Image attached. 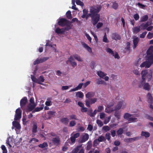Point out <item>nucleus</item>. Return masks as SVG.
I'll use <instances>...</instances> for the list:
<instances>
[{"instance_id":"nucleus-1","label":"nucleus","mask_w":153,"mask_h":153,"mask_svg":"<svg viewBox=\"0 0 153 153\" xmlns=\"http://www.w3.org/2000/svg\"><path fill=\"white\" fill-rule=\"evenodd\" d=\"M102 8L101 6L97 7H91L90 10V13H88L86 16V19L89 17L91 18L92 23L94 25H95L100 19V15L98 14Z\"/></svg>"},{"instance_id":"nucleus-2","label":"nucleus","mask_w":153,"mask_h":153,"mask_svg":"<svg viewBox=\"0 0 153 153\" xmlns=\"http://www.w3.org/2000/svg\"><path fill=\"white\" fill-rule=\"evenodd\" d=\"M141 74L142 75V80L140 82L139 87H143V88L145 90L149 91L150 89V85L148 83H144L146 78L148 79V81L151 79L152 77V71L150 70H145L142 71Z\"/></svg>"},{"instance_id":"nucleus-3","label":"nucleus","mask_w":153,"mask_h":153,"mask_svg":"<svg viewBox=\"0 0 153 153\" xmlns=\"http://www.w3.org/2000/svg\"><path fill=\"white\" fill-rule=\"evenodd\" d=\"M133 114L128 113H125L124 115V118L127 120L129 123L135 122L137 121V118L136 117H133Z\"/></svg>"},{"instance_id":"nucleus-4","label":"nucleus","mask_w":153,"mask_h":153,"mask_svg":"<svg viewBox=\"0 0 153 153\" xmlns=\"http://www.w3.org/2000/svg\"><path fill=\"white\" fill-rule=\"evenodd\" d=\"M57 24L59 25L62 27L65 26L67 27L68 25L71 26L70 21L66 19L63 18L59 19H58Z\"/></svg>"},{"instance_id":"nucleus-5","label":"nucleus","mask_w":153,"mask_h":153,"mask_svg":"<svg viewBox=\"0 0 153 153\" xmlns=\"http://www.w3.org/2000/svg\"><path fill=\"white\" fill-rule=\"evenodd\" d=\"M22 117V111L20 108L17 109L16 111L14 120H19Z\"/></svg>"},{"instance_id":"nucleus-6","label":"nucleus","mask_w":153,"mask_h":153,"mask_svg":"<svg viewBox=\"0 0 153 153\" xmlns=\"http://www.w3.org/2000/svg\"><path fill=\"white\" fill-rule=\"evenodd\" d=\"M97 99L95 98L86 100H85V105L87 107H91L90 105L94 103L97 102Z\"/></svg>"},{"instance_id":"nucleus-7","label":"nucleus","mask_w":153,"mask_h":153,"mask_svg":"<svg viewBox=\"0 0 153 153\" xmlns=\"http://www.w3.org/2000/svg\"><path fill=\"white\" fill-rule=\"evenodd\" d=\"M126 106V103L123 101L119 102L117 105L115 106L114 110L115 111H117L119 110L121 107L124 108Z\"/></svg>"},{"instance_id":"nucleus-8","label":"nucleus","mask_w":153,"mask_h":153,"mask_svg":"<svg viewBox=\"0 0 153 153\" xmlns=\"http://www.w3.org/2000/svg\"><path fill=\"white\" fill-rule=\"evenodd\" d=\"M49 59V57H44L41 58L40 59H37L36 60L33 62V64L34 65H35L36 64L44 62Z\"/></svg>"},{"instance_id":"nucleus-9","label":"nucleus","mask_w":153,"mask_h":153,"mask_svg":"<svg viewBox=\"0 0 153 153\" xmlns=\"http://www.w3.org/2000/svg\"><path fill=\"white\" fill-rule=\"evenodd\" d=\"M52 142L53 144L56 146H58L61 143L60 139L59 137L53 138L52 139Z\"/></svg>"},{"instance_id":"nucleus-10","label":"nucleus","mask_w":153,"mask_h":153,"mask_svg":"<svg viewBox=\"0 0 153 153\" xmlns=\"http://www.w3.org/2000/svg\"><path fill=\"white\" fill-rule=\"evenodd\" d=\"M114 105V104L112 103L111 104H110L107 105V107L105 109V111L106 112L108 113H110L113 111H114V109L113 108H111Z\"/></svg>"},{"instance_id":"nucleus-11","label":"nucleus","mask_w":153,"mask_h":153,"mask_svg":"<svg viewBox=\"0 0 153 153\" xmlns=\"http://www.w3.org/2000/svg\"><path fill=\"white\" fill-rule=\"evenodd\" d=\"M27 98L26 97H24L20 100V105L22 108L25 106L27 102Z\"/></svg>"},{"instance_id":"nucleus-12","label":"nucleus","mask_w":153,"mask_h":153,"mask_svg":"<svg viewBox=\"0 0 153 153\" xmlns=\"http://www.w3.org/2000/svg\"><path fill=\"white\" fill-rule=\"evenodd\" d=\"M152 65L149 62H148L147 60L143 62L140 65L141 68L145 67L146 68H149Z\"/></svg>"},{"instance_id":"nucleus-13","label":"nucleus","mask_w":153,"mask_h":153,"mask_svg":"<svg viewBox=\"0 0 153 153\" xmlns=\"http://www.w3.org/2000/svg\"><path fill=\"white\" fill-rule=\"evenodd\" d=\"M89 138V135L87 133H85V134L83 135L81 139V142L83 143L87 140Z\"/></svg>"},{"instance_id":"nucleus-14","label":"nucleus","mask_w":153,"mask_h":153,"mask_svg":"<svg viewBox=\"0 0 153 153\" xmlns=\"http://www.w3.org/2000/svg\"><path fill=\"white\" fill-rule=\"evenodd\" d=\"M112 38L116 40H120L121 39L120 35L116 33H113L112 34Z\"/></svg>"},{"instance_id":"nucleus-15","label":"nucleus","mask_w":153,"mask_h":153,"mask_svg":"<svg viewBox=\"0 0 153 153\" xmlns=\"http://www.w3.org/2000/svg\"><path fill=\"white\" fill-rule=\"evenodd\" d=\"M36 106V104H30L27 106V111H32Z\"/></svg>"},{"instance_id":"nucleus-16","label":"nucleus","mask_w":153,"mask_h":153,"mask_svg":"<svg viewBox=\"0 0 153 153\" xmlns=\"http://www.w3.org/2000/svg\"><path fill=\"white\" fill-rule=\"evenodd\" d=\"M83 83H79V85L76 87L75 88L72 89L71 90L69 91V92H71L72 91H77L79 90L80 89L83 85Z\"/></svg>"},{"instance_id":"nucleus-17","label":"nucleus","mask_w":153,"mask_h":153,"mask_svg":"<svg viewBox=\"0 0 153 153\" xmlns=\"http://www.w3.org/2000/svg\"><path fill=\"white\" fill-rule=\"evenodd\" d=\"M146 60L152 65L153 64V55H146Z\"/></svg>"},{"instance_id":"nucleus-18","label":"nucleus","mask_w":153,"mask_h":153,"mask_svg":"<svg viewBox=\"0 0 153 153\" xmlns=\"http://www.w3.org/2000/svg\"><path fill=\"white\" fill-rule=\"evenodd\" d=\"M38 146L39 147L42 148L45 150L47 149L48 145L47 142H44L42 144H39Z\"/></svg>"},{"instance_id":"nucleus-19","label":"nucleus","mask_w":153,"mask_h":153,"mask_svg":"<svg viewBox=\"0 0 153 153\" xmlns=\"http://www.w3.org/2000/svg\"><path fill=\"white\" fill-rule=\"evenodd\" d=\"M147 98L148 102L150 104H152L153 103V99L151 94L149 93L147 95Z\"/></svg>"},{"instance_id":"nucleus-20","label":"nucleus","mask_w":153,"mask_h":153,"mask_svg":"<svg viewBox=\"0 0 153 153\" xmlns=\"http://www.w3.org/2000/svg\"><path fill=\"white\" fill-rule=\"evenodd\" d=\"M95 93L93 92H90L87 93L85 94V97L87 98H88V99H91L95 95Z\"/></svg>"},{"instance_id":"nucleus-21","label":"nucleus","mask_w":153,"mask_h":153,"mask_svg":"<svg viewBox=\"0 0 153 153\" xmlns=\"http://www.w3.org/2000/svg\"><path fill=\"white\" fill-rule=\"evenodd\" d=\"M149 25V23L148 22H147L145 24L144 23L141 24L140 25L139 27L141 29L144 30L146 29Z\"/></svg>"},{"instance_id":"nucleus-22","label":"nucleus","mask_w":153,"mask_h":153,"mask_svg":"<svg viewBox=\"0 0 153 153\" xmlns=\"http://www.w3.org/2000/svg\"><path fill=\"white\" fill-rule=\"evenodd\" d=\"M139 41V39L137 37H136L135 38H134L133 39V44H134V46L133 47V49H134L136 48Z\"/></svg>"},{"instance_id":"nucleus-23","label":"nucleus","mask_w":153,"mask_h":153,"mask_svg":"<svg viewBox=\"0 0 153 153\" xmlns=\"http://www.w3.org/2000/svg\"><path fill=\"white\" fill-rule=\"evenodd\" d=\"M153 55V46H151L149 47L147 51V55Z\"/></svg>"},{"instance_id":"nucleus-24","label":"nucleus","mask_w":153,"mask_h":153,"mask_svg":"<svg viewBox=\"0 0 153 153\" xmlns=\"http://www.w3.org/2000/svg\"><path fill=\"white\" fill-rule=\"evenodd\" d=\"M37 125L36 123H34L32 128V132L33 134V135L34 136L35 134L37 132Z\"/></svg>"},{"instance_id":"nucleus-25","label":"nucleus","mask_w":153,"mask_h":153,"mask_svg":"<svg viewBox=\"0 0 153 153\" xmlns=\"http://www.w3.org/2000/svg\"><path fill=\"white\" fill-rule=\"evenodd\" d=\"M13 125L14 126L16 127L17 129H19L21 128L20 124L17 122L14 121L12 123Z\"/></svg>"},{"instance_id":"nucleus-26","label":"nucleus","mask_w":153,"mask_h":153,"mask_svg":"<svg viewBox=\"0 0 153 153\" xmlns=\"http://www.w3.org/2000/svg\"><path fill=\"white\" fill-rule=\"evenodd\" d=\"M71 29V26L68 25L64 28H62L60 29L61 33L62 34L65 32V31H68Z\"/></svg>"},{"instance_id":"nucleus-27","label":"nucleus","mask_w":153,"mask_h":153,"mask_svg":"<svg viewBox=\"0 0 153 153\" xmlns=\"http://www.w3.org/2000/svg\"><path fill=\"white\" fill-rule=\"evenodd\" d=\"M61 122L65 125H67L69 121V119L67 117H64L61 119Z\"/></svg>"},{"instance_id":"nucleus-28","label":"nucleus","mask_w":153,"mask_h":153,"mask_svg":"<svg viewBox=\"0 0 153 153\" xmlns=\"http://www.w3.org/2000/svg\"><path fill=\"white\" fill-rule=\"evenodd\" d=\"M82 45L83 47L85 48L88 52L90 53L92 52L91 48L86 43H83L82 44Z\"/></svg>"},{"instance_id":"nucleus-29","label":"nucleus","mask_w":153,"mask_h":153,"mask_svg":"<svg viewBox=\"0 0 153 153\" xmlns=\"http://www.w3.org/2000/svg\"><path fill=\"white\" fill-rule=\"evenodd\" d=\"M73 57H74L75 59L77 60L79 62H82L83 60L80 57V56L78 54H74L73 55Z\"/></svg>"},{"instance_id":"nucleus-30","label":"nucleus","mask_w":153,"mask_h":153,"mask_svg":"<svg viewBox=\"0 0 153 153\" xmlns=\"http://www.w3.org/2000/svg\"><path fill=\"white\" fill-rule=\"evenodd\" d=\"M148 16L147 15L144 16L140 18V22H144L146 21L148 19Z\"/></svg>"},{"instance_id":"nucleus-31","label":"nucleus","mask_w":153,"mask_h":153,"mask_svg":"<svg viewBox=\"0 0 153 153\" xmlns=\"http://www.w3.org/2000/svg\"><path fill=\"white\" fill-rule=\"evenodd\" d=\"M141 135L142 136H144L145 137L147 138L149 137L150 134L148 132L142 131L141 132Z\"/></svg>"},{"instance_id":"nucleus-32","label":"nucleus","mask_w":153,"mask_h":153,"mask_svg":"<svg viewBox=\"0 0 153 153\" xmlns=\"http://www.w3.org/2000/svg\"><path fill=\"white\" fill-rule=\"evenodd\" d=\"M76 96L80 98H82L84 96L83 93L81 91L77 92L76 94Z\"/></svg>"},{"instance_id":"nucleus-33","label":"nucleus","mask_w":153,"mask_h":153,"mask_svg":"<svg viewBox=\"0 0 153 153\" xmlns=\"http://www.w3.org/2000/svg\"><path fill=\"white\" fill-rule=\"evenodd\" d=\"M66 16L67 18L69 19H71L72 18L70 11L68 10L66 12Z\"/></svg>"},{"instance_id":"nucleus-34","label":"nucleus","mask_w":153,"mask_h":153,"mask_svg":"<svg viewBox=\"0 0 153 153\" xmlns=\"http://www.w3.org/2000/svg\"><path fill=\"white\" fill-rule=\"evenodd\" d=\"M76 22L77 23L80 24L81 23V22L80 21H79L78 19L76 18H73L72 20L70 22V23H73L74 22Z\"/></svg>"},{"instance_id":"nucleus-35","label":"nucleus","mask_w":153,"mask_h":153,"mask_svg":"<svg viewBox=\"0 0 153 153\" xmlns=\"http://www.w3.org/2000/svg\"><path fill=\"white\" fill-rule=\"evenodd\" d=\"M123 133V130L122 128H120L117 131V133L118 135H120Z\"/></svg>"},{"instance_id":"nucleus-36","label":"nucleus","mask_w":153,"mask_h":153,"mask_svg":"<svg viewBox=\"0 0 153 153\" xmlns=\"http://www.w3.org/2000/svg\"><path fill=\"white\" fill-rule=\"evenodd\" d=\"M98 75L100 77L103 78L106 74H104L103 72L101 71H99L97 72Z\"/></svg>"},{"instance_id":"nucleus-37","label":"nucleus","mask_w":153,"mask_h":153,"mask_svg":"<svg viewBox=\"0 0 153 153\" xmlns=\"http://www.w3.org/2000/svg\"><path fill=\"white\" fill-rule=\"evenodd\" d=\"M69 117H70V120H78V119L77 118V117L76 116L75 114H71L69 116Z\"/></svg>"},{"instance_id":"nucleus-38","label":"nucleus","mask_w":153,"mask_h":153,"mask_svg":"<svg viewBox=\"0 0 153 153\" xmlns=\"http://www.w3.org/2000/svg\"><path fill=\"white\" fill-rule=\"evenodd\" d=\"M105 83V82L101 79H98L97 80V83L98 85L103 84Z\"/></svg>"},{"instance_id":"nucleus-39","label":"nucleus","mask_w":153,"mask_h":153,"mask_svg":"<svg viewBox=\"0 0 153 153\" xmlns=\"http://www.w3.org/2000/svg\"><path fill=\"white\" fill-rule=\"evenodd\" d=\"M115 112L114 113V116L118 120L120 119V113L117 111H115Z\"/></svg>"},{"instance_id":"nucleus-40","label":"nucleus","mask_w":153,"mask_h":153,"mask_svg":"<svg viewBox=\"0 0 153 153\" xmlns=\"http://www.w3.org/2000/svg\"><path fill=\"white\" fill-rule=\"evenodd\" d=\"M99 142H102L106 140L105 139L104 136H100L99 137L98 139H97Z\"/></svg>"},{"instance_id":"nucleus-41","label":"nucleus","mask_w":153,"mask_h":153,"mask_svg":"<svg viewBox=\"0 0 153 153\" xmlns=\"http://www.w3.org/2000/svg\"><path fill=\"white\" fill-rule=\"evenodd\" d=\"M80 147L79 146H77L76 148L72 151L71 153H77L79 151Z\"/></svg>"},{"instance_id":"nucleus-42","label":"nucleus","mask_w":153,"mask_h":153,"mask_svg":"<svg viewBox=\"0 0 153 153\" xmlns=\"http://www.w3.org/2000/svg\"><path fill=\"white\" fill-rule=\"evenodd\" d=\"M49 98L47 99V101L45 102V104L47 106H51L52 104V102L49 100Z\"/></svg>"},{"instance_id":"nucleus-43","label":"nucleus","mask_w":153,"mask_h":153,"mask_svg":"<svg viewBox=\"0 0 153 153\" xmlns=\"http://www.w3.org/2000/svg\"><path fill=\"white\" fill-rule=\"evenodd\" d=\"M140 28L139 27H135L133 29V32L134 33H138L140 31Z\"/></svg>"},{"instance_id":"nucleus-44","label":"nucleus","mask_w":153,"mask_h":153,"mask_svg":"<svg viewBox=\"0 0 153 153\" xmlns=\"http://www.w3.org/2000/svg\"><path fill=\"white\" fill-rule=\"evenodd\" d=\"M106 51L108 53L111 54L112 55L114 56V52L111 48H107L106 49Z\"/></svg>"},{"instance_id":"nucleus-45","label":"nucleus","mask_w":153,"mask_h":153,"mask_svg":"<svg viewBox=\"0 0 153 153\" xmlns=\"http://www.w3.org/2000/svg\"><path fill=\"white\" fill-rule=\"evenodd\" d=\"M39 140L37 139H36L35 138H32L31 140H30L29 142L30 143H34L35 142H39Z\"/></svg>"},{"instance_id":"nucleus-46","label":"nucleus","mask_w":153,"mask_h":153,"mask_svg":"<svg viewBox=\"0 0 153 153\" xmlns=\"http://www.w3.org/2000/svg\"><path fill=\"white\" fill-rule=\"evenodd\" d=\"M76 124V123L75 121L74 120H72L70 121L69 123V126L71 127H73Z\"/></svg>"},{"instance_id":"nucleus-47","label":"nucleus","mask_w":153,"mask_h":153,"mask_svg":"<svg viewBox=\"0 0 153 153\" xmlns=\"http://www.w3.org/2000/svg\"><path fill=\"white\" fill-rule=\"evenodd\" d=\"M102 129L106 131H109L110 130V128L108 126H105L102 127Z\"/></svg>"},{"instance_id":"nucleus-48","label":"nucleus","mask_w":153,"mask_h":153,"mask_svg":"<svg viewBox=\"0 0 153 153\" xmlns=\"http://www.w3.org/2000/svg\"><path fill=\"white\" fill-rule=\"evenodd\" d=\"M1 148L2 150H3V153H7V150L6 148L4 145H2L1 146Z\"/></svg>"},{"instance_id":"nucleus-49","label":"nucleus","mask_w":153,"mask_h":153,"mask_svg":"<svg viewBox=\"0 0 153 153\" xmlns=\"http://www.w3.org/2000/svg\"><path fill=\"white\" fill-rule=\"evenodd\" d=\"M76 4L78 5H79L82 6L84 5V4L83 2L79 0H76Z\"/></svg>"},{"instance_id":"nucleus-50","label":"nucleus","mask_w":153,"mask_h":153,"mask_svg":"<svg viewBox=\"0 0 153 153\" xmlns=\"http://www.w3.org/2000/svg\"><path fill=\"white\" fill-rule=\"evenodd\" d=\"M55 111H49L47 112L48 115L51 116H55Z\"/></svg>"},{"instance_id":"nucleus-51","label":"nucleus","mask_w":153,"mask_h":153,"mask_svg":"<svg viewBox=\"0 0 153 153\" xmlns=\"http://www.w3.org/2000/svg\"><path fill=\"white\" fill-rule=\"evenodd\" d=\"M103 42L105 43H108V42L105 33V35L103 37Z\"/></svg>"},{"instance_id":"nucleus-52","label":"nucleus","mask_w":153,"mask_h":153,"mask_svg":"<svg viewBox=\"0 0 153 153\" xmlns=\"http://www.w3.org/2000/svg\"><path fill=\"white\" fill-rule=\"evenodd\" d=\"M110 134L109 133H107L105 134V138L108 141H109L111 139Z\"/></svg>"},{"instance_id":"nucleus-53","label":"nucleus","mask_w":153,"mask_h":153,"mask_svg":"<svg viewBox=\"0 0 153 153\" xmlns=\"http://www.w3.org/2000/svg\"><path fill=\"white\" fill-rule=\"evenodd\" d=\"M97 123L100 127H101L103 125L102 122L99 120H97Z\"/></svg>"},{"instance_id":"nucleus-54","label":"nucleus","mask_w":153,"mask_h":153,"mask_svg":"<svg viewBox=\"0 0 153 153\" xmlns=\"http://www.w3.org/2000/svg\"><path fill=\"white\" fill-rule=\"evenodd\" d=\"M88 114L91 117H94V115L93 114L92 110L90 109L88 112Z\"/></svg>"},{"instance_id":"nucleus-55","label":"nucleus","mask_w":153,"mask_h":153,"mask_svg":"<svg viewBox=\"0 0 153 153\" xmlns=\"http://www.w3.org/2000/svg\"><path fill=\"white\" fill-rule=\"evenodd\" d=\"M99 141L97 139L95 140L93 142V146H95L98 145L99 143Z\"/></svg>"},{"instance_id":"nucleus-56","label":"nucleus","mask_w":153,"mask_h":153,"mask_svg":"<svg viewBox=\"0 0 153 153\" xmlns=\"http://www.w3.org/2000/svg\"><path fill=\"white\" fill-rule=\"evenodd\" d=\"M153 37V33L149 32L147 36V37L149 39H151Z\"/></svg>"},{"instance_id":"nucleus-57","label":"nucleus","mask_w":153,"mask_h":153,"mask_svg":"<svg viewBox=\"0 0 153 153\" xmlns=\"http://www.w3.org/2000/svg\"><path fill=\"white\" fill-rule=\"evenodd\" d=\"M147 32L146 31H145L143 32L140 35V37L141 38H145V36L147 34Z\"/></svg>"},{"instance_id":"nucleus-58","label":"nucleus","mask_w":153,"mask_h":153,"mask_svg":"<svg viewBox=\"0 0 153 153\" xmlns=\"http://www.w3.org/2000/svg\"><path fill=\"white\" fill-rule=\"evenodd\" d=\"M134 18L136 21H137L139 19V16L138 14L136 13L134 15Z\"/></svg>"},{"instance_id":"nucleus-59","label":"nucleus","mask_w":153,"mask_h":153,"mask_svg":"<svg viewBox=\"0 0 153 153\" xmlns=\"http://www.w3.org/2000/svg\"><path fill=\"white\" fill-rule=\"evenodd\" d=\"M60 28H59V27H58L56 28L55 30V32L59 34H62L61 32Z\"/></svg>"},{"instance_id":"nucleus-60","label":"nucleus","mask_w":153,"mask_h":153,"mask_svg":"<svg viewBox=\"0 0 153 153\" xmlns=\"http://www.w3.org/2000/svg\"><path fill=\"white\" fill-rule=\"evenodd\" d=\"M140 138V137H137L133 138H131V140L132 142H134L139 139Z\"/></svg>"},{"instance_id":"nucleus-61","label":"nucleus","mask_w":153,"mask_h":153,"mask_svg":"<svg viewBox=\"0 0 153 153\" xmlns=\"http://www.w3.org/2000/svg\"><path fill=\"white\" fill-rule=\"evenodd\" d=\"M103 107L102 106H99L98 108L97 111L99 112H101L103 109Z\"/></svg>"},{"instance_id":"nucleus-62","label":"nucleus","mask_w":153,"mask_h":153,"mask_svg":"<svg viewBox=\"0 0 153 153\" xmlns=\"http://www.w3.org/2000/svg\"><path fill=\"white\" fill-rule=\"evenodd\" d=\"M91 83V81H88L86 82L85 83H83V86L84 88H85L88 85L90 84Z\"/></svg>"},{"instance_id":"nucleus-63","label":"nucleus","mask_w":153,"mask_h":153,"mask_svg":"<svg viewBox=\"0 0 153 153\" xmlns=\"http://www.w3.org/2000/svg\"><path fill=\"white\" fill-rule=\"evenodd\" d=\"M88 108L84 107L82 108L81 111L82 112H85L88 111Z\"/></svg>"},{"instance_id":"nucleus-64","label":"nucleus","mask_w":153,"mask_h":153,"mask_svg":"<svg viewBox=\"0 0 153 153\" xmlns=\"http://www.w3.org/2000/svg\"><path fill=\"white\" fill-rule=\"evenodd\" d=\"M124 142L127 143H129L132 142L131 138H126L124 139Z\"/></svg>"}]
</instances>
